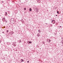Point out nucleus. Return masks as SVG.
<instances>
[{"label":"nucleus","mask_w":63,"mask_h":63,"mask_svg":"<svg viewBox=\"0 0 63 63\" xmlns=\"http://www.w3.org/2000/svg\"><path fill=\"white\" fill-rule=\"evenodd\" d=\"M51 22L52 23H53V24H54L55 23V20H53Z\"/></svg>","instance_id":"1"},{"label":"nucleus","mask_w":63,"mask_h":63,"mask_svg":"<svg viewBox=\"0 0 63 63\" xmlns=\"http://www.w3.org/2000/svg\"><path fill=\"white\" fill-rule=\"evenodd\" d=\"M5 20H6V19L5 17L3 18L2 19V20L3 22L5 21Z\"/></svg>","instance_id":"2"},{"label":"nucleus","mask_w":63,"mask_h":63,"mask_svg":"<svg viewBox=\"0 0 63 63\" xmlns=\"http://www.w3.org/2000/svg\"><path fill=\"white\" fill-rule=\"evenodd\" d=\"M50 40L48 39L47 40V42H48L49 43H50Z\"/></svg>","instance_id":"3"},{"label":"nucleus","mask_w":63,"mask_h":63,"mask_svg":"<svg viewBox=\"0 0 63 63\" xmlns=\"http://www.w3.org/2000/svg\"><path fill=\"white\" fill-rule=\"evenodd\" d=\"M30 11H32V9H31V8H30Z\"/></svg>","instance_id":"4"},{"label":"nucleus","mask_w":63,"mask_h":63,"mask_svg":"<svg viewBox=\"0 0 63 63\" xmlns=\"http://www.w3.org/2000/svg\"><path fill=\"white\" fill-rule=\"evenodd\" d=\"M42 43H43V44H44V45L45 44V42L43 41V42H42Z\"/></svg>","instance_id":"5"},{"label":"nucleus","mask_w":63,"mask_h":63,"mask_svg":"<svg viewBox=\"0 0 63 63\" xmlns=\"http://www.w3.org/2000/svg\"><path fill=\"white\" fill-rule=\"evenodd\" d=\"M5 16H7V13L5 12Z\"/></svg>","instance_id":"6"},{"label":"nucleus","mask_w":63,"mask_h":63,"mask_svg":"<svg viewBox=\"0 0 63 63\" xmlns=\"http://www.w3.org/2000/svg\"><path fill=\"white\" fill-rule=\"evenodd\" d=\"M37 36H38V37H39V36H40V35H39V34H37Z\"/></svg>","instance_id":"7"},{"label":"nucleus","mask_w":63,"mask_h":63,"mask_svg":"<svg viewBox=\"0 0 63 63\" xmlns=\"http://www.w3.org/2000/svg\"><path fill=\"white\" fill-rule=\"evenodd\" d=\"M21 42V40L20 39L19 40V43H20Z\"/></svg>","instance_id":"8"},{"label":"nucleus","mask_w":63,"mask_h":63,"mask_svg":"<svg viewBox=\"0 0 63 63\" xmlns=\"http://www.w3.org/2000/svg\"><path fill=\"white\" fill-rule=\"evenodd\" d=\"M21 60H22V62H23V60L22 59H21Z\"/></svg>","instance_id":"9"},{"label":"nucleus","mask_w":63,"mask_h":63,"mask_svg":"<svg viewBox=\"0 0 63 63\" xmlns=\"http://www.w3.org/2000/svg\"><path fill=\"white\" fill-rule=\"evenodd\" d=\"M38 32H40V30H38Z\"/></svg>","instance_id":"10"},{"label":"nucleus","mask_w":63,"mask_h":63,"mask_svg":"<svg viewBox=\"0 0 63 63\" xmlns=\"http://www.w3.org/2000/svg\"><path fill=\"white\" fill-rule=\"evenodd\" d=\"M29 43H30V44H31V43H32V42H29Z\"/></svg>","instance_id":"11"},{"label":"nucleus","mask_w":63,"mask_h":63,"mask_svg":"<svg viewBox=\"0 0 63 63\" xmlns=\"http://www.w3.org/2000/svg\"><path fill=\"white\" fill-rule=\"evenodd\" d=\"M57 13L58 14H59V12L58 11H57Z\"/></svg>","instance_id":"12"},{"label":"nucleus","mask_w":63,"mask_h":63,"mask_svg":"<svg viewBox=\"0 0 63 63\" xmlns=\"http://www.w3.org/2000/svg\"><path fill=\"white\" fill-rule=\"evenodd\" d=\"M8 32H9V31L8 30H7L6 31L7 33H8Z\"/></svg>","instance_id":"13"},{"label":"nucleus","mask_w":63,"mask_h":63,"mask_svg":"<svg viewBox=\"0 0 63 63\" xmlns=\"http://www.w3.org/2000/svg\"><path fill=\"white\" fill-rule=\"evenodd\" d=\"M24 11H25V10H26V8H24Z\"/></svg>","instance_id":"14"},{"label":"nucleus","mask_w":63,"mask_h":63,"mask_svg":"<svg viewBox=\"0 0 63 63\" xmlns=\"http://www.w3.org/2000/svg\"><path fill=\"white\" fill-rule=\"evenodd\" d=\"M5 22H7V21L6 20H5Z\"/></svg>","instance_id":"15"},{"label":"nucleus","mask_w":63,"mask_h":63,"mask_svg":"<svg viewBox=\"0 0 63 63\" xmlns=\"http://www.w3.org/2000/svg\"><path fill=\"white\" fill-rule=\"evenodd\" d=\"M2 3H3V2H4V1H2Z\"/></svg>","instance_id":"16"},{"label":"nucleus","mask_w":63,"mask_h":63,"mask_svg":"<svg viewBox=\"0 0 63 63\" xmlns=\"http://www.w3.org/2000/svg\"><path fill=\"white\" fill-rule=\"evenodd\" d=\"M27 63H29V61H27Z\"/></svg>","instance_id":"17"},{"label":"nucleus","mask_w":63,"mask_h":63,"mask_svg":"<svg viewBox=\"0 0 63 63\" xmlns=\"http://www.w3.org/2000/svg\"><path fill=\"white\" fill-rule=\"evenodd\" d=\"M62 38V39H63V37Z\"/></svg>","instance_id":"18"},{"label":"nucleus","mask_w":63,"mask_h":63,"mask_svg":"<svg viewBox=\"0 0 63 63\" xmlns=\"http://www.w3.org/2000/svg\"><path fill=\"white\" fill-rule=\"evenodd\" d=\"M4 33V32H2V33Z\"/></svg>","instance_id":"19"},{"label":"nucleus","mask_w":63,"mask_h":63,"mask_svg":"<svg viewBox=\"0 0 63 63\" xmlns=\"http://www.w3.org/2000/svg\"><path fill=\"white\" fill-rule=\"evenodd\" d=\"M60 27H61V26H60Z\"/></svg>","instance_id":"20"},{"label":"nucleus","mask_w":63,"mask_h":63,"mask_svg":"<svg viewBox=\"0 0 63 63\" xmlns=\"http://www.w3.org/2000/svg\"><path fill=\"white\" fill-rule=\"evenodd\" d=\"M56 16H57V15H56Z\"/></svg>","instance_id":"21"},{"label":"nucleus","mask_w":63,"mask_h":63,"mask_svg":"<svg viewBox=\"0 0 63 63\" xmlns=\"http://www.w3.org/2000/svg\"><path fill=\"white\" fill-rule=\"evenodd\" d=\"M46 24H47V23H46Z\"/></svg>","instance_id":"22"},{"label":"nucleus","mask_w":63,"mask_h":63,"mask_svg":"<svg viewBox=\"0 0 63 63\" xmlns=\"http://www.w3.org/2000/svg\"><path fill=\"white\" fill-rule=\"evenodd\" d=\"M0 43H1V42H0Z\"/></svg>","instance_id":"23"}]
</instances>
